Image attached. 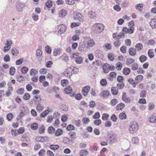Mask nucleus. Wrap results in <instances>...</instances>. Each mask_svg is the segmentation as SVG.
<instances>
[{
	"label": "nucleus",
	"mask_w": 156,
	"mask_h": 156,
	"mask_svg": "<svg viewBox=\"0 0 156 156\" xmlns=\"http://www.w3.org/2000/svg\"><path fill=\"white\" fill-rule=\"evenodd\" d=\"M139 129L138 124L136 121L131 122L129 127V133L133 134L137 131Z\"/></svg>",
	"instance_id": "obj_1"
},
{
	"label": "nucleus",
	"mask_w": 156,
	"mask_h": 156,
	"mask_svg": "<svg viewBox=\"0 0 156 156\" xmlns=\"http://www.w3.org/2000/svg\"><path fill=\"white\" fill-rule=\"evenodd\" d=\"M93 28L95 29L96 31L98 32H100L104 30L103 25L100 23H96L93 26Z\"/></svg>",
	"instance_id": "obj_2"
},
{
	"label": "nucleus",
	"mask_w": 156,
	"mask_h": 156,
	"mask_svg": "<svg viewBox=\"0 0 156 156\" xmlns=\"http://www.w3.org/2000/svg\"><path fill=\"white\" fill-rule=\"evenodd\" d=\"M72 57L76 59V62L77 63L81 64L82 63L83 58L79 55V53H76L73 54Z\"/></svg>",
	"instance_id": "obj_3"
},
{
	"label": "nucleus",
	"mask_w": 156,
	"mask_h": 156,
	"mask_svg": "<svg viewBox=\"0 0 156 156\" xmlns=\"http://www.w3.org/2000/svg\"><path fill=\"white\" fill-rule=\"evenodd\" d=\"M87 12L88 13V16L90 19L94 18L96 16V14L95 12H93L91 10L87 9L84 11L85 14H86Z\"/></svg>",
	"instance_id": "obj_4"
},
{
	"label": "nucleus",
	"mask_w": 156,
	"mask_h": 156,
	"mask_svg": "<svg viewBox=\"0 0 156 156\" xmlns=\"http://www.w3.org/2000/svg\"><path fill=\"white\" fill-rule=\"evenodd\" d=\"M122 31L123 32V34H124L125 33L126 34L127 33L129 34H132L134 31V27H130L129 28L126 27H124L122 29Z\"/></svg>",
	"instance_id": "obj_5"
},
{
	"label": "nucleus",
	"mask_w": 156,
	"mask_h": 156,
	"mask_svg": "<svg viewBox=\"0 0 156 156\" xmlns=\"http://www.w3.org/2000/svg\"><path fill=\"white\" fill-rule=\"evenodd\" d=\"M20 109L21 112L19 115V117L21 118L28 112V110L27 108L23 106H21Z\"/></svg>",
	"instance_id": "obj_6"
},
{
	"label": "nucleus",
	"mask_w": 156,
	"mask_h": 156,
	"mask_svg": "<svg viewBox=\"0 0 156 156\" xmlns=\"http://www.w3.org/2000/svg\"><path fill=\"white\" fill-rule=\"evenodd\" d=\"M74 18L75 20L80 22H83L84 19V17L80 13H77L76 15H74Z\"/></svg>",
	"instance_id": "obj_7"
},
{
	"label": "nucleus",
	"mask_w": 156,
	"mask_h": 156,
	"mask_svg": "<svg viewBox=\"0 0 156 156\" xmlns=\"http://www.w3.org/2000/svg\"><path fill=\"white\" fill-rule=\"evenodd\" d=\"M122 99L126 103H129L131 101V99L128 97L126 94L125 92H123L122 93Z\"/></svg>",
	"instance_id": "obj_8"
},
{
	"label": "nucleus",
	"mask_w": 156,
	"mask_h": 156,
	"mask_svg": "<svg viewBox=\"0 0 156 156\" xmlns=\"http://www.w3.org/2000/svg\"><path fill=\"white\" fill-rule=\"evenodd\" d=\"M25 6L24 4L20 2H17L16 5V9L17 11L21 12L23 10V8Z\"/></svg>",
	"instance_id": "obj_9"
},
{
	"label": "nucleus",
	"mask_w": 156,
	"mask_h": 156,
	"mask_svg": "<svg viewBox=\"0 0 156 156\" xmlns=\"http://www.w3.org/2000/svg\"><path fill=\"white\" fill-rule=\"evenodd\" d=\"M58 32L60 34L63 33L65 32L66 29V26L64 24H61L58 26Z\"/></svg>",
	"instance_id": "obj_10"
},
{
	"label": "nucleus",
	"mask_w": 156,
	"mask_h": 156,
	"mask_svg": "<svg viewBox=\"0 0 156 156\" xmlns=\"http://www.w3.org/2000/svg\"><path fill=\"white\" fill-rule=\"evenodd\" d=\"M72 69L70 68L66 69L63 73V75L68 78H70L72 75Z\"/></svg>",
	"instance_id": "obj_11"
},
{
	"label": "nucleus",
	"mask_w": 156,
	"mask_h": 156,
	"mask_svg": "<svg viewBox=\"0 0 156 156\" xmlns=\"http://www.w3.org/2000/svg\"><path fill=\"white\" fill-rule=\"evenodd\" d=\"M85 43L83 42L81 44V45H80L78 47V49L81 52H83L86 50L87 47L86 46Z\"/></svg>",
	"instance_id": "obj_12"
},
{
	"label": "nucleus",
	"mask_w": 156,
	"mask_h": 156,
	"mask_svg": "<svg viewBox=\"0 0 156 156\" xmlns=\"http://www.w3.org/2000/svg\"><path fill=\"white\" fill-rule=\"evenodd\" d=\"M67 11L65 9L61 10L59 12V16L60 17H65L67 14Z\"/></svg>",
	"instance_id": "obj_13"
},
{
	"label": "nucleus",
	"mask_w": 156,
	"mask_h": 156,
	"mask_svg": "<svg viewBox=\"0 0 156 156\" xmlns=\"http://www.w3.org/2000/svg\"><path fill=\"white\" fill-rule=\"evenodd\" d=\"M62 50L60 49H55L53 52V54L54 56H59L62 52Z\"/></svg>",
	"instance_id": "obj_14"
},
{
	"label": "nucleus",
	"mask_w": 156,
	"mask_h": 156,
	"mask_svg": "<svg viewBox=\"0 0 156 156\" xmlns=\"http://www.w3.org/2000/svg\"><path fill=\"white\" fill-rule=\"evenodd\" d=\"M87 48L88 47H92L94 45L95 43L93 39H90L88 40L87 42Z\"/></svg>",
	"instance_id": "obj_15"
},
{
	"label": "nucleus",
	"mask_w": 156,
	"mask_h": 156,
	"mask_svg": "<svg viewBox=\"0 0 156 156\" xmlns=\"http://www.w3.org/2000/svg\"><path fill=\"white\" fill-rule=\"evenodd\" d=\"M90 89V87L87 86L85 87L83 89V94L84 96H86L87 94Z\"/></svg>",
	"instance_id": "obj_16"
},
{
	"label": "nucleus",
	"mask_w": 156,
	"mask_h": 156,
	"mask_svg": "<svg viewBox=\"0 0 156 156\" xmlns=\"http://www.w3.org/2000/svg\"><path fill=\"white\" fill-rule=\"evenodd\" d=\"M11 53L13 56H17L19 53V50L16 48H13L11 50Z\"/></svg>",
	"instance_id": "obj_17"
},
{
	"label": "nucleus",
	"mask_w": 156,
	"mask_h": 156,
	"mask_svg": "<svg viewBox=\"0 0 156 156\" xmlns=\"http://www.w3.org/2000/svg\"><path fill=\"white\" fill-rule=\"evenodd\" d=\"M103 72L105 73H108L109 71V65L108 64L106 63L103 65Z\"/></svg>",
	"instance_id": "obj_18"
},
{
	"label": "nucleus",
	"mask_w": 156,
	"mask_h": 156,
	"mask_svg": "<svg viewBox=\"0 0 156 156\" xmlns=\"http://www.w3.org/2000/svg\"><path fill=\"white\" fill-rule=\"evenodd\" d=\"M8 85L9 86L8 88V90L5 94V96L7 97H9L11 94V92L13 90L12 87L10 86H9V84Z\"/></svg>",
	"instance_id": "obj_19"
},
{
	"label": "nucleus",
	"mask_w": 156,
	"mask_h": 156,
	"mask_svg": "<svg viewBox=\"0 0 156 156\" xmlns=\"http://www.w3.org/2000/svg\"><path fill=\"white\" fill-rule=\"evenodd\" d=\"M109 139L110 140V143L112 144L116 141L117 139L115 136L111 134L109 136Z\"/></svg>",
	"instance_id": "obj_20"
},
{
	"label": "nucleus",
	"mask_w": 156,
	"mask_h": 156,
	"mask_svg": "<svg viewBox=\"0 0 156 156\" xmlns=\"http://www.w3.org/2000/svg\"><path fill=\"white\" fill-rule=\"evenodd\" d=\"M33 100L36 104H39L41 101L40 97L38 95L34 96L33 98Z\"/></svg>",
	"instance_id": "obj_21"
},
{
	"label": "nucleus",
	"mask_w": 156,
	"mask_h": 156,
	"mask_svg": "<svg viewBox=\"0 0 156 156\" xmlns=\"http://www.w3.org/2000/svg\"><path fill=\"white\" fill-rule=\"evenodd\" d=\"M150 25L153 28H156V17L151 20L150 22Z\"/></svg>",
	"instance_id": "obj_22"
},
{
	"label": "nucleus",
	"mask_w": 156,
	"mask_h": 156,
	"mask_svg": "<svg viewBox=\"0 0 156 156\" xmlns=\"http://www.w3.org/2000/svg\"><path fill=\"white\" fill-rule=\"evenodd\" d=\"M37 73L38 70L35 69L33 68L30 70V74L32 76H35Z\"/></svg>",
	"instance_id": "obj_23"
},
{
	"label": "nucleus",
	"mask_w": 156,
	"mask_h": 156,
	"mask_svg": "<svg viewBox=\"0 0 156 156\" xmlns=\"http://www.w3.org/2000/svg\"><path fill=\"white\" fill-rule=\"evenodd\" d=\"M125 106V105L123 103H121L118 105L116 106V109L118 111L119 110H122Z\"/></svg>",
	"instance_id": "obj_24"
},
{
	"label": "nucleus",
	"mask_w": 156,
	"mask_h": 156,
	"mask_svg": "<svg viewBox=\"0 0 156 156\" xmlns=\"http://www.w3.org/2000/svg\"><path fill=\"white\" fill-rule=\"evenodd\" d=\"M143 79V76L141 75H138L135 78V80L137 82V83L142 81Z\"/></svg>",
	"instance_id": "obj_25"
},
{
	"label": "nucleus",
	"mask_w": 156,
	"mask_h": 156,
	"mask_svg": "<svg viewBox=\"0 0 156 156\" xmlns=\"http://www.w3.org/2000/svg\"><path fill=\"white\" fill-rule=\"evenodd\" d=\"M149 121L151 123H155L156 122V115H152L149 119Z\"/></svg>",
	"instance_id": "obj_26"
},
{
	"label": "nucleus",
	"mask_w": 156,
	"mask_h": 156,
	"mask_svg": "<svg viewBox=\"0 0 156 156\" xmlns=\"http://www.w3.org/2000/svg\"><path fill=\"white\" fill-rule=\"evenodd\" d=\"M88 154V152L86 150H82L80 153L79 156H86Z\"/></svg>",
	"instance_id": "obj_27"
},
{
	"label": "nucleus",
	"mask_w": 156,
	"mask_h": 156,
	"mask_svg": "<svg viewBox=\"0 0 156 156\" xmlns=\"http://www.w3.org/2000/svg\"><path fill=\"white\" fill-rule=\"evenodd\" d=\"M36 106V109L37 111L39 112H41L44 108V107L42 105L39 104H37Z\"/></svg>",
	"instance_id": "obj_28"
},
{
	"label": "nucleus",
	"mask_w": 156,
	"mask_h": 156,
	"mask_svg": "<svg viewBox=\"0 0 156 156\" xmlns=\"http://www.w3.org/2000/svg\"><path fill=\"white\" fill-rule=\"evenodd\" d=\"M136 50L133 48H131L129 50V54L131 56H134L136 54Z\"/></svg>",
	"instance_id": "obj_29"
},
{
	"label": "nucleus",
	"mask_w": 156,
	"mask_h": 156,
	"mask_svg": "<svg viewBox=\"0 0 156 156\" xmlns=\"http://www.w3.org/2000/svg\"><path fill=\"white\" fill-rule=\"evenodd\" d=\"M63 133V131L62 129H58L55 133V135L56 136H59L61 135Z\"/></svg>",
	"instance_id": "obj_30"
},
{
	"label": "nucleus",
	"mask_w": 156,
	"mask_h": 156,
	"mask_svg": "<svg viewBox=\"0 0 156 156\" xmlns=\"http://www.w3.org/2000/svg\"><path fill=\"white\" fill-rule=\"evenodd\" d=\"M115 66L116 69L118 70H120L122 69V65L121 62H119L116 64Z\"/></svg>",
	"instance_id": "obj_31"
},
{
	"label": "nucleus",
	"mask_w": 156,
	"mask_h": 156,
	"mask_svg": "<svg viewBox=\"0 0 156 156\" xmlns=\"http://www.w3.org/2000/svg\"><path fill=\"white\" fill-rule=\"evenodd\" d=\"M126 117L127 116L125 113L123 112L120 113L119 116V118L121 120L126 119Z\"/></svg>",
	"instance_id": "obj_32"
},
{
	"label": "nucleus",
	"mask_w": 156,
	"mask_h": 156,
	"mask_svg": "<svg viewBox=\"0 0 156 156\" xmlns=\"http://www.w3.org/2000/svg\"><path fill=\"white\" fill-rule=\"evenodd\" d=\"M103 47L106 50H110L112 49V46L111 44L107 43L104 45Z\"/></svg>",
	"instance_id": "obj_33"
},
{
	"label": "nucleus",
	"mask_w": 156,
	"mask_h": 156,
	"mask_svg": "<svg viewBox=\"0 0 156 156\" xmlns=\"http://www.w3.org/2000/svg\"><path fill=\"white\" fill-rule=\"evenodd\" d=\"M128 82L130 84H132L133 86L135 87L136 86V84L135 83L134 80L132 79H129L128 80Z\"/></svg>",
	"instance_id": "obj_34"
},
{
	"label": "nucleus",
	"mask_w": 156,
	"mask_h": 156,
	"mask_svg": "<svg viewBox=\"0 0 156 156\" xmlns=\"http://www.w3.org/2000/svg\"><path fill=\"white\" fill-rule=\"evenodd\" d=\"M148 54L151 58H153L154 56V53L153 50H149L148 51Z\"/></svg>",
	"instance_id": "obj_35"
},
{
	"label": "nucleus",
	"mask_w": 156,
	"mask_h": 156,
	"mask_svg": "<svg viewBox=\"0 0 156 156\" xmlns=\"http://www.w3.org/2000/svg\"><path fill=\"white\" fill-rule=\"evenodd\" d=\"M64 91L65 93L67 94H70L72 91V88L70 86H69L65 89Z\"/></svg>",
	"instance_id": "obj_36"
},
{
	"label": "nucleus",
	"mask_w": 156,
	"mask_h": 156,
	"mask_svg": "<svg viewBox=\"0 0 156 156\" xmlns=\"http://www.w3.org/2000/svg\"><path fill=\"white\" fill-rule=\"evenodd\" d=\"M16 72V69L14 67H12L9 69V73L11 75L13 76Z\"/></svg>",
	"instance_id": "obj_37"
},
{
	"label": "nucleus",
	"mask_w": 156,
	"mask_h": 156,
	"mask_svg": "<svg viewBox=\"0 0 156 156\" xmlns=\"http://www.w3.org/2000/svg\"><path fill=\"white\" fill-rule=\"evenodd\" d=\"M69 135L70 137L73 139V140L75 139L76 138V133L70 131L69 133Z\"/></svg>",
	"instance_id": "obj_38"
},
{
	"label": "nucleus",
	"mask_w": 156,
	"mask_h": 156,
	"mask_svg": "<svg viewBox=\"0 0 156 156\" xmlns=\"http://www.w3.org/2000/svg\"><path fill=\"white\" fill-rule=\"evenodd\" d=\"M50 149L53 150H55L58 149L59 146L58 145H51L49 147Z\"/></svg>",
	"instance_id": "obj_39"
},
{
	"label": "nucleus",
	"mask_w": 156,
	"mask_h": 156,
	"mask_svg": "<svg viewBox=\"0 0 156 156\" xmlns=\"http://www.w3.org/2000/svg\"><path fill=\"white\" fill-rule=\"evenodd\" d=\"M109 94V92L107 90L103 91L101 94V95L104 98L108 97Z\"/></svg>",
	"instance_id": "obj_40"
},
{
	"label": "nucleus",
	"mask_w": 156,
	"mask_h": 156,
	"mask_svg": "<svg viewBox=\"0 0 156 156\" xmlns=\"http://www.w3.org/2000/svg\"><path fill=\"white\" fill-rule=\"evenodd\" d=\"M130 72V69L128 68H125L123 70V74L125 75H128Z\"/></svg>",
	"instance_id": "obj_41"
},
{
	"label": "nucleus",
	"mask_w": 156,
	"mask_h": 156,
	"mask_svg": "<svg viewBox=\"0 0 156 156\" xmlns=\"http://www.w3.org/2000/svg\"><path fill=\"white\" fill-rule=\"evenodd\" d=\"M55 131V129L52 126L49 127L48 129V132L50 134L53 133Z\"/></svg>",
	"instance_id": "obj_42"
},
{
	"label": "nucleus",
	"mask_w": 156,
	"mask_h": 156,
	"mask_svg": "<svg viewBox=\"0 0 156 156\" xmlns=\"http://www.w3.org/2000/svg\"><path fill=\"white\" fill-rule=\"evenodd\" d=\"M136 48L137 51H140L142 49L143 46L141 44L138 43L136 45Z\"/></svg>",
	"instance_id": "obj_43"
},
{
	"label": "nucleus",
	"mask_w": 156,
	"mask_h": 156,
	"mask_svg": "<svg viewBox=\"0 0 156 156\" xmlns=\"http://www.w3.org/2000/svg\"><path fill=\"white\" fill-rule=\"evenodd\" d=\"M4 44L6 45H8L10 46L12 43V40L10 39H7L6 41L4 42Z\"/></svg>",
	"instance_id": "obj_44"
},
{
	"label": "nucleus",
	"mask_w": 156,
	"mask_h": 156,
	"mask_svg": "<svg viewBox=\"0 0 156 156\" xmlns=\"http://www.w3.org/2000/svg\"><path fill=\"white\" fill-rule=\"evenodd\" d=\"M143 8V5L142 4H137L136 6V9L140 11H142Z\"/></svg>",
	"instance_id": "obj_45"
},
{
	"label": "nucleus",
	"mask_w": 156,
	"mask_h": 156,
	"mask_svg": "<svg viewBox=\"0 0 156 156\" xmlns=\"http://www.w3.org/2000/svg\"><path fill=\"white\" fill-rule=\"evenodd\" d=\"M109 76L111 77V78H109V80H112L113 78H115L116 77V73L114 72H112L110 73Z\"/></svg>",
	"instance_id": "obj_46"
},
{
	"label": "nucleus",
	"mask_w": 156,
	"mask_h": 156,
	"mask_svg": "<svg viewBox=\"0 0 156 156\" xmlns=\"http://www.w3.org/2000/svg\"><path fill=\"white\" fill-rule=\"evenodd\" d=\"M31 127L32 129L34 130L37 129L38 127V125L37 123H34L31 125Z\"/></svg>",
	"instance_id": "obj_47"
},
{
	"label": "nucleus",
	"mask_w": 156,
	"mask_h": 156,
	"mask_svg": "<svg viewBox=\"0 0 156 156\" xmlns=\"http://www.w3.org/2000/svg\"><path fill=\"white\" fill-rule=\"evenodd\" d=\"M48 114V111L45 110L41 113L40 116L41 117L44 118Z\"/></svg>",
	"instance_id": "obj_48"
},
{
	"label": "nucleus",
	"mask_w": 156,
	"mask_h": 156,
	"mask_svg": "<svg viewBox=\"0 0 156 156\" xmlns=\"http://www.w3.org/2000/svg\"><path fill=\"white\" fill-rule=\"evenodd\" d=\"M111 91L112 93L114 95H116L118 94V90L116 89V88L115 87H112L111 88Z\"/></svg>",
	"instance_id": "obj_49"
},
{
	"label": "nucleus",
	"mask_w": 156,
	"mask_h": 156,
	"mask_svg": "<svg viewBox=\"0 0 156 156\" xmlns=\"http://www.w3.org/2000/svg\"><path fill=\"white\" fill-rule=\"evenodd\" d=\"M60 108L62 110L66 111H68V106L64 104H62L60 105Z\"/></svg>",
	"instance_id": "obj_50"
},
{
	"label": "nucleus",
	"mask_w": 156,
	"mask_h": 156,
	"mask_svg": "<svg viewBox=\"0 0 156 156\" xmlns=\"http://www.w3.org/2000/svg\"><path fill=\"white\" fill-rule=\"evenodd\" d=\"M17 81L20 82H21L23 81L24 80V77L21 75H18L17 77Z\"/></svg>",
	"instance_id": "obj_51"
},
{
	"label": "nucleus",
	"mask_w": 156,
	"mask_h": 156,
	"mask_svg": "<svg viewBox=\"0 0 156 156\" xmlns=\"http://www.w3.org/2000/svg\"><path fill=\"white\" fill-rule=\"evenodd\" d=\"M68 83V81L67 80H63L61 81V84L63 87H65L66 86Z\"/></svg>",
	"instance_id": "obj_52"
},
{
	"label": "nucleus",
	"mask_w": 156,
	"mask_h": 156,
	"mask_svg": "<svg viewBox=\"0 0 156 156\" xmlns=\"http://www.w3.org/2000/svg\"><path fill=\"white\" fill-rule=\"evenodd\" d=\"M147 57L144 55H142L139 58V60L142 62H145L147 59Z\"/></svg>",
	"instance_id": "obj_53"
},
{
	"label": "nucleus",
	"mask_w": 156,
	"mask_h": 156,
	"mask_svg": "<svg viewBox=\"0 0 156 156\" xmlns=\"http://www.w3.org/2000/svg\"><path fill=\"white\" fill-rule=\"evenodd\" d=\"M28 69L26 67H22L21 69V71L22 73L24 74H26L28 72Z\"/></svg>",
	"instance_id": "obj_54"
},
{
	"label": "nucleus",
	"mask_w": 156,
	"mask_h": 156,
	"mask_svg": "<svg viewBox=\"0 0 156 156\" xmlns=\"http://www.w3.org/2000/svg\"><path fill=\"white\" fill-rule=\"evenodd\" d=\"M32 18L35 21H37L38 19V15L36 13H34L32 14Z\"/></svg>",
	"instance_id": "obj_55"
},
{
	"label": "nucleus",
	"mask_w": 156,
	"mask_h": 156,
	"mask_svg": "<svg viewBox=\"0 0 156 156\" xmlns=\"http://www.w3.org/2000/svg\"><path fill=\"white\" fill-rule=\"evenodd\" d=\"M108 57L111 61H113L114 59V55L112 53H109L108 55Z\"/></svg>",
	"instance_id": "obj_56"
},
{
	"label": "nucleus",
	"mask_w": 156,
	"mask_h": 156,
	"mask_svg": "<svg viewBox=\"0 0 156 156\" xmlns=\"http://www.w3.org/2000/svg\"><path fill=\"white\" fill-rule=\"evenodd\" d=\"M134 62V60L133 58H128L126 60V64L128 65H130Z\"/></svg>",
	"instance_id": "obj_57"
},
{
	"label": "nucleus",
	"mask_w": 156,
	"mask_h": 156,
	"mask_svg": "<svg viewBox=\"0 0 156 156\" xmlns=\"http://www.w3.org/2000/svg\"><path fill=\"white\" fill-rule=\"evenodd\" d=\"M53 63V62L52 61H48L46 62L45 66L47 68H50L51 67Z\"/></svg>",
	"instance_id": "obj_58"
},
{
	"label": "nucleus",
	"mask_w": 156,
	"mask_h": 156,
	"mask_svg": "<svg viewBox=\"0 0 156 156\" xmlns=\"http://www.w3.org/2000/svg\"><path fill=\"white\" fill-rule=\"evenodd\" d=\"M10 57L8 54L6 55L4 58V60L5 62H9L10 61Z\"/></svg>",
	"instance_id": "obj_59"
},
{
	"label": "nucleus",
	"mask_w": 156,
	"mask_h": 156,
	"mask_svg": "<svg viewBox=\"0 0 156 156\" xmlns=\"http://www.w3.org/2000/svg\"><path fill=\"white\" fill-rule=\"evenodd\" d=\"M118 102V100L116 99H112L110 102V104L112 106H115Z\"/></svg>",
	"instance_id": "obj_60"
},
{
	"label": "nucleus",
	"mask_w": 156,
	"mask_h": 156,
	"mask_svg": "<svg viewBox=\"0 0 156 156\" xmlns=\"http://www.w3.org/2000/svg\"><path fill=\"white\" fill-rule=\"evenodd\" d=\"M60 114L58 112H55L52 116L54 119L59 118L60 116Z\"/></svg>",
	"instance_id": "obj_61"
},
{
	"label": "nucleus",
	"mask_w": 156,
	"mask_h": 156,
	"mask_svg": "<svg viewBox=\"0 0 156 156\" xmlns=\"http://www.w3.org/2000/svg\"><path fill=\"white\" fill-rule=\"evenodd\" d=\"M139 140L137 137H134L132 139V143L133 144H136L138 142Z\"/></svg>",
	"instance_id": "obj_62"
},
{
	"label": "nucleus",
	"mask_w": 156,
	"mask_h": 156,
	"mask_svg": "<svg viewBox=\"0 0 156 156\" xmlns=\"http://www.w3.org/2000/svg\"><path fill=\"white\" fill-rule=\"evenodd\" d=\"M23 58H20L16 62V65H19L23 63Z\"/></svg>",
	"instance_id": "obj_63"
},
{
	"label": "nucleus",
	"mask_w": 156,
	"mask_h": 156,
	"mask_svg": "<svg viewBox=\"0 0 156 156\" xmlns=\"http://www.w3.org/2000/svg\"><path fill=\"white\" fill-rule=\"evenodd\" d=\"M54 119L52 115L48 116L47 119V121L48 122L51 123L52 121Z\"/></svg>",
	"instance_id": "obj_64"
}]
</instances>
